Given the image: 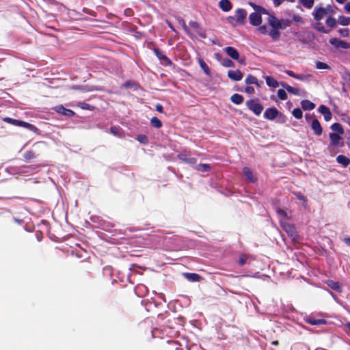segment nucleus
<instances>
[{"label":"nucleus","mask_w":350,"mask_h":350,"mask_svg":"<svg viewBox=\"0 0 350 350\" xmlns=\"http://www.w3.org/2000/svg\"><path fill=\"white\" fill-rule=\"evenodd\" d=\"M278 217L280 219L282 228L287 232V234L295 239L297 237V232L293 225L288 222L291 217V213H288L281 208H276L275 210Z\"/></svg>","instance_id":"f257e3e1"},{"label":"nucleus","mask_w":350,"mask_h":350,"mask_svg":"<svg viewBox=\"0 0 350 350\" xmlns=\"http://www.w3.org/2000/svg\"><path fill=\"white\" fill-rule=\"evenodd\" d=\"M250 5L255 10V12H252L249 16L250 23L254 26L260 25L262 23L261 14H266L267 10L262 7L256 5L253 3H250Z\"/></svg>","instance_id":"f03ea898"},{"label":"nucleus","mask_w":350,"mask_h":350,"mask_svg":"<svg viewBox=\"0 0 350 350\" xmlns=\"http://www.w3.org/2000/svg\"><path fill=\"white\" fill-rule=\"evenodd\" d=\"M246 105L256 116H259L263 110L262 105L253 100L247 101Z\"/></svg>","instance_id":"7ed1b4c3"},{"label":"nucleus","mask_w":350,"mask_h":350,"mask_svg":"<svg viewBox=\"0 0 350 350\" xmlns=\"http://www.w3.org/2000/svg\"><path fill=\"white\" fill-rule=\"evenodd\" d=\"M268 23L271 26V27L274 29H280L288 25V24H284L282 21H280L273 15H270L269 16Z\"/></svg>","instance_id":"20e7f679"},{"label":"nucleus","mask_w":350,"mask_h":350,"mask_svg":"<svg viewBox=\"0 0 350 350\" xmlns=\"http://www.w3.org/2000/svg\"><path fill=\"white\" fill-rule=\"evenodd\" d=\"M327 13V8L316 7L312 12V16L315 21H319L324 18Z\"/></svg>","instance_id":"39448f33"},{"label":"nucleus","mask_w":350,"mask_h":350,"mask_svg":"<svg viewBox=\"0 0 350 350\" xmlns=\"http://www.w3.org/2000/svg\"><path fill=\"white\" fill-rule=\"evenodd\" d=\"M53 110L59 114H62V115H64V116H68V117H72L75 115V113L74 112V111L64 107L62 105H59L54 107Z\"/></svg>","instance_id":"423d86ee"},{"label":"nucleus","mask_w":350,"mask_h":350,"mask_svg":"<svg viewBox=\"0 0 350 350\" xmlns=\"http://www.w3.org/2000/svg\"><path fill=\"white\" fill-rule=\"evenodd\" d=\"M247 17V12L244 9H237L233 18L237 24H244Z\"/></svg>","instance_id":"0eeeda50"},{"label":"nucleus","mask_w":350,"mask_h":350,"mask_svg":"<svg viewBox=\"0 0 350 350\" xmlns=\"http://www.w3.org/2000/svg\"><path fill=\"white\" fill-rule=\"evenodd\" d=\"M329 43L336 49H349V45L345 41L341 40L338 38H332L329 40Z\"/></svg>","instance_id":"6e6552de"},{"label":"nucleus","mask_w":350,"mask_h":350,"mask_svg":"<svg viewBox=\"0 0 350 350\" xmlns=\"http://www.w3.org/2000/svg\"><path fill=\"white\" fill-rule=\"evenodd\" d=\"M224 50L228 54V55H229L233 59L238 60L241 64L243 62V60L239 59V53L237 51V50L235 49L234 48L231 47V46H227V47L224 48Z\"/></svg>","instance_id":"1a4fd4ad"},{"label":"nucleus","mask_w":350,"mask_h":350,"mask_svg":"<svg viewBox=\"0 0 350 350\" xmlns=\"http://www.w3.org/2000/svg\"><path fill=\"white\" fill-rule=\"evenodd\" d=\"M278 114H279V111L276 108H275V107L269 108V109H266V111L264 113V118L267 120H274L278 116Z\"/></svg>","instance_id":"9d476101"},{"label":"nucleus","mask_w":350,"mask_h":350,"mask_svg":"<svg viewBox=\"0 0 350 350\" xmlns=\"http://www.w3.org/2000/svg\"><path fill=\"white\" fill-rule=\"evenodd\" d=\"M40 165L33 164L29 165H22L20 167L19 172L22 174L31 173L33 171H38Z\"/></svg>","instance_id":"9b49d317"},{"label":"nucleus","mask_w":350,"mask_h":350,"mask_svg":"<svg viewBox=\"0 0 350 350\" xmlns=\"http://www.w3.org/2000/svg\"><path fill=\"white\" fill-rule=\"evenodd\" d=\"M228 77L233 81H239L242 79L243 74L239 70H230L228 72Z\"/></svg>","instance_id":"f8f14e48"},{"label":"nucleus","mask_w":350,"mask_h":350,"mask_svg":"<svg viewBox=\"0 0 350 350\" xmlns=\"http://www.w3.org/2000/svg\"><path fill=\"white\" fill-rule=\"evenodd\" d=\"M319 111L323 115L325 121H329L332 119V114L329 109L325 105H321L319 107Z\"/></svg>","instance_id":"ddd939ff"},{"label":"nucleus","mask_w":350,"mask_h":350,"mask_svg":"<svg viewBox=\"0 0 350 350\" xmlns=\"http://www.w3.org/2000/svg\"><path fill=\"white\" fill-rule=\"evenodd\" d=\"M20 127L25 128L36 134H40V131L36 126L29 122H25L23 120L21 121Z\"/></svg>","instance_id":"4468645a"},{"label":"nucleus","mask_w":350,"mask_h":350,"mask_svg":"<svg viewBox=\"0 0 350 350\" xmlns=\"http://www.w3.org/2000/svg\"><path fill=\"white\" fill-rule=\"evenodd\" d=\"M243 173L245 176L247 181L254 183L256 181V176L254 175L252 171L247 167H245L243 169Z\"/></svg>","instance_id":"2eb2a0df"},{"label":"nucleus","mask_w":350,"mask_h":350,"mask_svg":"<svg viewBox=\"0 0 350 350\" xmlns=\"http://www.w3.org/2000/svg\"><path fill=\"white\" fill-rule=\"evenodd\" d=\"M311 127L317 135L322 134V127L318 120L314 119L311 122Z\"/></svg>","instance_id":"dca6fc26"},{"label":"nucleus","mask_w":350,"mask_h":350,"mask_svg":"<svg viewBox=\"0 0 350 350\" xmlns=\"http://www.w3.org/2000/svg\"><path fill=\"white\" fill-rule=\"evenodd\" d=\"M219 5L224 12H228L232 8V4L229 0H221L219 3Z\"/></svg>","instance_id":"f3484780"},{"label":"nucleus","mask_w":350,"mask_h":350,"mask_svg":"<svg viewBox=\"0 0 350 350\" xmlns=\"http://www.w3.org/2000/svg\"><path fill=\"white\" fill-rule=\"evenodd\" d=\"M326 284H327V286L329 287H330L331 288H332L338 292L342 291L341 284L338 282H334L333 280H329L326 281Z\"/></svg>","instance_id":"a211bd4d"},{"label":"nucleus","mask_w":350,"mask_h":350,"mask_svg":"<svg viewBox=\"0 0 350 350\" xmlns=\"http://www.w3.org/2000/svg\"><path fill=\"white\" fill-rule=\"evenodd\" d=\"M198 62L204 73L208 76L211 75V71L208 66L201 57H198Z\"/></svg>","instance_id":"6ab92c4d"},{"label":"nucleus","mask_w":350,"mask_h":350,"mask_svg":"<svg viewBox=\"0 0 350 350\" xmlns=\"http://www.w3.org/2000/svg\"><path fill=\"white\" fill-rule=\"evenodd\" d=\"M301 106L304 110H312L315 105L308 100H304L301 102Z\"/></svg>","instance_id":"aec40b11"},{"label":"nucleus","mask_w":350,"mask_h":350,"mask_svg":"<svg viewBox=\"0 0 350 350\" xmlns=\"http://www.w3.org/2000/svg\"><path fill=\"white\" fill-rule=\"evenodd\" d=\"M180 159H181L185 163H187L190 165L195 164L196 163V159L193 157H187L185 154H180L179 155Z\"/></svg>","instance_id":"412c9836"},{"label":"nucleus","mask_w":350,"mask_h":350,"mask_svg":"<svg viewBox=\"0 0 350 350\" xmlns=\"http://www.w3.org/2000/svg\"><path fill=\"white\" fill-rule=\"evenodd\" d=\"M336 161L338 163H340L344 167H347L350 163V160L344 155H338L336 157Z\"/></svg>","instance_id":"4be33fe9"},{"label":"nucleus","mask_w":350,"mask_h":350,"mask_svg":"<svg viewBox=\"0 0 350 350\" xmlns=\"http://www.w3.org/2000/svg\"><path fill=\"white\" fill-rule=\"evenodd\" d=\"M154 53L160 60L163 61L167 64H170V60L159 49H154Z\"/></svg>","instance_id":"5701e85b"},{"label":"nucleus","mask_w":350,"mask_h":350,"mask_svg":"<svg viewBox=\"0 0 350 350\" xmlns=\"http://www.w3.org/2000/svg\"><path fill=\"white\" fill-rule=\"evenodd\" d=\"M329 137H330L332 144H334L335 146L339 144V143L341 140V137L340 136V134L335 133H330Z\"/></svg>","instance_id":"b1692460"},{"label":"nucleus","mask_w":350,"mask_h":350,"mask_svg":"<svg viewBox=\"0 0 350 350\" xmlns=\"http://www.w3.org/2000/svg\"><path fill=\"white\" fill-rule=\"evenodd\" d=\"M265 81H266V83L267 84V85H269V87H273V88H276L279 85V83L278 82L275 80L273 77H269V76H267L265 77Z\"/></svg>","instance_id":"393cba45"},{"label":"nucleus","mask_w":350,"mask_h":350,"mask_svg":"<svg viewBox=\"0 0 350 350\" xmlns=\"http://www.w3.org/2000/svg\"><path fill=\"white\" fill-rule=\"evenodd\" d=\"M3 120L6 123H8L12 125L16 126H19V127H20V123L21 121V120H16V119H14V118H9V117L4 118L3 119Z\"/></svg>","instance_id":"a878e982"},{"label":"nucleus","mask_w":350,"mask_h":350,"mask_svg":"<svg viewBox=\"0 0 350 350\" xmlns=\"http://www.w3.org/2000/svg\"><path fill=\"white\" fill-rule=\"evenodd\" d=\"M245 82L246 84H255L257 86H260V84L258 81V79L256 77L252 76V75H248L245 80Z\"/></svg>","instance_id":"bb28decb"},{"label":"nucleus","mask_w":350,"mask_h":350,"mask_svg":"<svg viewBox=\"0 0 350 350\" xmlns=\"http://www.w3.org/2000/svg\"><path fill=\"white\" fill-rule=\"evenodd\" d=\"M230 100L232 103L239 105L241 104L243 101V98L241 95L238 94H234L231 98Z\"/></svg>","instance_id":"cd10ccee"},{"label":"nucleus","mask_w":350,"mask_h":350,"mask_svg":"<svg viewBox=\"0 0 350 350\" xmlns=\"http://www.w3.org/2000/svg\"><path fill=\"white\" fill-rule=\"evenodd\" d=\"M282 85L286 90L289 93L293 94L295 95H297L299 94V89L293 88L289 85L286 83H282Z\"/></svg>","instance_id":"c85d7f7f"},{"label":"nucleus","mask_w":350,"mask_h":350,"mask_svg":"<svg viewBox=\"0 0 350 350\" xmlns=\"http://www.w3.org/2000/svg\"><path fill=\"white\" fill-rule=\"evenodd\" d=\"M185 278L191 282H198L200 279V276L196 273H185Z\"/></svg>","instance_id":"c756f323"},{"label":"nucleus","mask_w":350,"mask_h":350,"mask_svg":"<svg viewBox=\"0 0 350 350\" xmlns=\"http://www.w3.org/2000/svg\"><path fill=\"white\" fill-rule=\"evenodd\" d=\"M299 3L306 8L310 9L314 5V0H299Z\"/></svg>","instance_id":"7c9ffc66"},{"label":"nucleus","mask_w":350,"mask_h":350,"mask_svg":"<svg viewBox=\"0 0 350 350\" xmlns=\"http://www.w3.org/2000/svg\"><path fill=\"white\" fill-rule=\"evenodd\" d=\"M331 129L338 134H342L344 132L341 125L338 123L333 124L331 126Z\"/></svg>","instance_id":"2f4dec72"},{"label":"nucleus","mask_w":350,"mask_h":350,"mask_svg":"<svg viewBox=\"0 0 350 350\" xmlns=\"http://www.w3.org/2000/svg\"><path fill=\"white\" fill-rule=\"evenodd\" d=\"M109 133L113 135L114 136L120 137V129L116 126H112L109 129Z\"/></svg>","instance_id":"473e14b6"},{"label":"nucleus","mask_w":350,"mask_h":350,"mask_svg":"<svg viewBox=\"0 0 350 350\" xmlns=\"http://www.w3.org/2000/svg\"><path fill=\"white\" fill-rule=\"evenodd\" d=\"M196 169L202 172H207L211 169V166L208 164H199L196 166Z\"/></svg>","instance_id":"72a5a7b5"},{"label":"nucleus","mask_w":350,"mask_h":350,"mask_svg":"<svg viewBox=\"0 0 350 350\" xmlns=\"http://www.w3.org/2000/svg\"><path fill=\"white\" fill-rule=\"evenodd\" d=\"M150 123L152 126L157 129L161 128L162 126L161 122L157 117L152 118L150 120Z\"/></svg>","instance_id":"f704fd0d"},{"label":"nucleus","mask_w":350,"mask_h":350,"mask_svg":"<svg viewBox=\"0 0 350 350\" xmlns=\"http://www.w3.org/2000/svg\"><path fill=\"white\" fill-rule=\"evenodd\" d=\"M278 29H279L272 28V29L269 32V35L274 40L278 39L280 36V33Z\"/></svg>","instance_id":"c9c22d12"},{"label":"nucleus","mask_w":350,"mask_h":350,"mask_svg":"<svg viewBox=\"0 0 350 350\" xmlns=\"http://www.w3.org/2000/svg\"><path fill=\"white\" fill-rule=\"evenodd\" d=\"M312 75H297L296 79L303 81H308L311 79Z\"/></svg>","instance_id":"e433bc0d"},{"label":"nucleus","mask_w":350,"mask_h":350,"mask_svg":"<svg viewBox=\"0 0 350 350\" xmlns=\"http://www.w3.org/2000/svg\"><path fill=\"white\" fill-rule=\"evenodd\" d=\"M24 158L25 159H27V160H29V159H35L37 157V155L35 154L34 152L31 151V150H29V151H27L24 155H23Z\"/></svg>","instance_id":"4c0bfd02"},{"label":"nucleus","mask_w":350,"mask_h":350,"mask_svg":"<svg viewBox=\"0 0 350 350\" xmlns=\"http://www.w3.org/2000/svg\"><path fill=\"white\" fill-rule=\"evenodd\" d=\"M325 23L330 27H334L336 25V20L334 18L329 17L326 19Z\"/></svg>","instance_id":"58836bf2"},{"label":"nucleus","mask_w":350,"mask_h":350,"mask_svg":"<svg viewBox=\"0 0 350 350\" xmlns=\"http://www.w3.org/2000/svg\"><path fill=\"white\" fill-rule=\"evenodd\" d=\"M278 96L280 100H284L287 98V94L283 89H279L278 90Z\"/></svg>","instance_id":"ea45409f"},{"label":"nucleus","mask_w":350,"mask_h":350,"mask_svg":"<svg viewBox=\"0 0 350 350\" xmlns=\"http://www.w3.org/2000/svg\"><path fill=\"white\" fill-rule=\"evenodd\" d=\"M178 23L180 25H181V27H183V29H184V31L189 36H191V33L189 30V28L186 25V23L185 22V21L182 18H178Z\"/></svg>","instance_id":"a19ab883"},{"label":"nucleus","mask_w":350,"mask_h":350,"mask_svg":"<svg viewBox=\"0 0 350 350\" xmlns=\"http://www.w3.org/2000/svg\"><path fill=\"white\" fill-rule=\"evenodd\" d=\"M293 115L297 119H301L302 118L303 113L299 108H295L293 111Z\"/></svg>","instance_id":"79ce46f5"},{"label":"nucleus","mask_w":350,"mask_h":350,"mask_svg":"<svg viewBox=\"0 0 350 350\" xmlns=\"http://www.w3.org/2000/svg\"><path fill=\"white\" fill-rule=\"evenodd\" d=\"M315 66H316V68L319 70L329 68V66L327 64L321 62H317L315 63Z\"/></svg>","instance_id":"37998d69"},{"label":"nucleus","mask_w":350,"mask_h":350,"mask_svg":"<svg viewBox=\"0 0 350 350\" xmlns=\"http://www.w3.org/2000/svg\"><path fill=\"white\" fill-rule=\"evenodd\" d=\"M250 258V256H247V255H245V254H243L240 256L239 259V264L240 265H243L244 264H245L247 262V261Z\"/></svg>","instance_id":"c03bdc74"},{"label":"nucleus","mask_w":350,"mask_h":350,"mask_svg":"<svg viewBox=\"0 0 350 350\" xmlns=\"http://www.w3.org/2000/svg\"><path fill=\"white\" fill-rule=\"evenodd\" d=\"M308 322L311 325H323L325 323V321L323 319H310Z\"/></svg>","instance_id":"a18cd8bd"},{"label":"nucleus","mask_w":350,"mask_h":350,"mask_svg":"<svg viewBox=\"0 0 350 350\" xmlns=\"http://www.w3.org/2000/svg\"><path fill=\"white\" fill-rule=\"evenodd\" d=\"M137 141L142 144H146L148 143V137L145 135H139L137 136Z\"/></svg>","instance_id":"49530a36"},{"label":"nucleus","mask_w":350,"mask_h":350,"mask_svg":"<svg viewBox=\"0 0 350 350\" xmlns=\"http://www.w3.org/2000/svg\"><path fill=\"white\" fill-rule=\"evenodd\" d=\"M222 65L225 67H231L234 65V63L230 59H224L222 62Z\"/></svg>","instance_id":"de8ad7c7"},{"label":"nucleus","mask_w":350,"mask_h":350,"mask_svg":"<svg viewBox=\"0 0 350 350\" xmlns=\"http://www.w3.org/2000/svg\"><path fill=\"white\" fill-rule=\"evenodd\" d=\"M296 197L297 199L301 202H303L304 204L306 203L307 200L306 197L301 194V193H295Z\"/></svg>","instance_id":"09e8293b"},{"label":"nucleus","mask_w":350,"mask_h":350,"mask_svg":"<svg viewBox=\"0 0 350 350\" xmlns=\"http://www.w3.org/2000/svg\"><path fill=\"white\" fill-rule=\"evenodd\" d=\"M340 23L342 25H347L350 24V18L342 17L340 19Z\"/></svg>","instance_id":"8fccbe9b"},{"label":"nucleus","mask_w":350,"mask_h":350,"mask_svg":"<svg viewBox=\"0 0 350 350\" xmlns=\"http://www.w3.org/2000/svg\"><path fill=\"white\" fill-rule=\"evenodd\" d=\"M189 25L195 31L200 28L198 23L196 21H190Z\"/></svg>","instance_id":"3c124183"},{"label":"nucleus","mask_w":350,"mask_h":350,"mask_svg":"<svg viewBox=\"0 0 350 350\" xmlns=\"http://www.w3.org/2000/svg\"><path fill=\"white\" fill-rule=\"evenodd\" d=\"M195 32L196 33H198L201 38H206L205 31L200 27L198 30H196Z\"/></svg>","instance_id":"603ef678"},{"label":"nucleus","mask_w":350,"mask_h":350,"mask_svg":"<svg viewBox=\"0 0 350 350\" xmlns=\"http://www.w3.org/2000/svg\"><path fill=\"white\" fill-rule=\"evenodd\" d=\"M245 92L248 94L254 93V88L252 86H247L245 89Z\"/></svg>","instance_id":"864d4df0"},{"label":"nucleus","mask_w":350,"mask_h":350,"mask_svg":"<svg viewBox=\"0 0 350 350\" xmlns=\"http://www.w3.org/2000/svg\"><path fill=\"white\" fill-rule=\"evenodd\" d=\"M293 20L295 22L303 23L302 18L299 15H293Z\"/></svg>","instance_id":"5fc2aeb1"},{"label":"nucleus","mask_w":350,"mask_h":350,"mask_svg":"<svg viewBox=\"0 0 350 350\" xmlns=\"http://www.w3.org/2000/svg\"><path fill=\"white\" fill-rule=\"evenodd\" d=\"M339 33L342 36H347L349 35V30L347 29H340Z\"/></svg>","instance_id":"6e6d98bb"},{"label":"nucleus","mask_w":350,"mask_h":350,"mask_svg":"<svg viewBox=\"0 0 350 350\" xmlns=\"http://www.w3.org/2000/svg\"><path fill=\"white\" fill-rule=\"evenodd\" d=\"M258 31L261 33H266L267 32V27L265 25H262V26H260L259 28H258Z\"/></svg>","instance_id":"4d7b16f0"},{"label":"nucleus","mask_w":350,"mask_h":350,"mask_svg":"<svg viewBox=\"0 0 350 350\" xmlns=\"http://www.w3.org/2000/svg\"><path fill=\"white\" fill-rule=\"evenodd\" d=\"M81 108L83 109H90L91 108H93V107L90 105L89 104L83 103Z\"/></svg>","instance_id":"13d9d810"},{"label":"nucleus","mask_w":350,"mask_h":350,"mask_svg":"<svg viewBox=\"0 0 350 350\" xmlns=\"http://www.w3.org/2000/svg\"><path fill=\"white\" fill-rule=\"evenodd\" d=\"M286 73L289 75L290 77H293L295 79H296V76H297V74H295V72H293V71L291 70H286Z\"/></svg>","instance_id":"bf43d9fd"},{"label":"nucleus","mask_w":350,"mask_h":350,"mask_svg":"<svg viewBox=\"0 0 350 350\" xmlns=\"http://www.w3.org/2000/svg\"><path fill=\"white\" fill-rule=\"evenodd\" d=\"M13 220L19 225L22 224L24 222L23 219L16 217H13Z\"/></svg>","instance_id":"052dcab7"},{"label":"nucleus","mask_w":350,"mask_h":350,"mask_svg":"<svg viewBox=\"0 0 350 350\" xmlns=\"http://www.w3.org/2000/svg\"><path fill=\"white\" fill-rule=\"evenodd\" d=\"M156 110L157 111L160 112V113H163V107L161 105H159V104L156 105Z\"/></svg>","instance_id":"680f3d73"},{"label":"nucleus","mask_w":350,"mask_h":350,"mask_svg":"<svg viewBox=\"0 0 350 350\" xmlns=\"http://www.w3.org/2000/svg\"><path fill=\"white\" fill-rule=\"evenodd\" d=\"M129 270L130 271V273L128 274L127 275V280L129 282L131 283V265L129 267Z\"/></svg>","instance_id":"e2e57ef3"},{"label":"nucleus","mask_w":350,"mask_h":350,"mask_svg":"<svg viewBox=\"0 0 350 350\" xmlns=\"http://www.w3.org/2000/svg\"><path fill=\"white\" fill-rule=\"evenodd\" d=\"M345 9L347 12H350V1L345 4Z\"/></svg>","instance_id":"0e129e2a"},{"label":"nucleus","mask_w":350,"mask_h":350,"mask_svg":"<svg viewBox=\"0 0 350 350\" xmlns=\"http://www.w3.org/2000/svg\"><path fill=\"white\" fill-rule=\"evenodd\" d=\"M125 88H130L131 87V81L129 80L124 83L123 85Z\"/></svg>","instance_id":"69168bd1"},{"label":"nucleus","mask_w":350,"mask_h":350,"mask_svg":"<svg viewBox=\"0 0 350 350\" xmlns=\"http://www.w3.org/2000/svg\"><path fill=\"white\" fill-rule=\"evenodd\" d=\"M343 241L347 245L350 246V237H346Z\"/></svg>","instance_id":"338daca9"},{"label":"nucleus","mask_w":350,"mask_h":350,"mask_svg":"<svg viewBox=\"0 0 350 350\" xmlns=\"http://www.w3.org/2000/svg\"><path fill=\"white\" fill-rule=\"evenodd\" d=\"M104 271L105 272L109 271V273L111 274V267H106L104 268Z\"/></svg>","instance_id":"774afa93"}]
</instances>
